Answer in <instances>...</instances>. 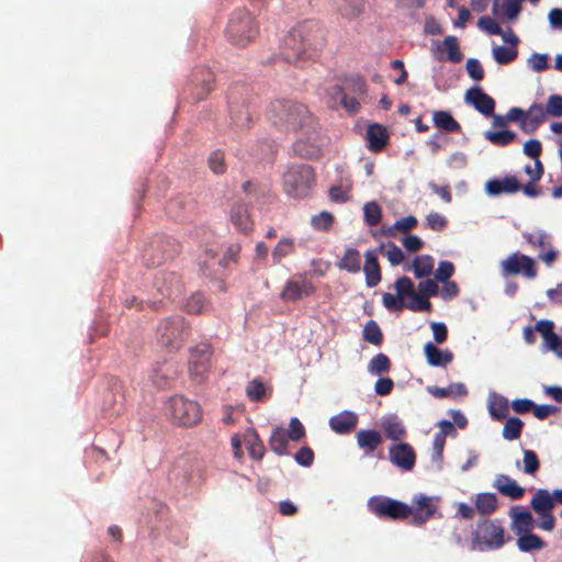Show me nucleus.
<instances>
[{
    "instance_id": "55",
    "label": "nucleus",
    "mask_w": 562,
    "mask_h": 562,
    "mask_svg": "<svg viewBox=\"0 0 562 562\" xmlns=\"http://www.w3.org/2000/svg\"><path fill=\"white\" fill-rule=\"evenodd\" d=\"M406 308L413 312H428L431 308V303L428 297L415 292L411 301L406 303Z\"/></svg>"
},
{
    "instance_id": "62",
    "label": "nucleus",
    "mask_w": 562,
    "mask_h": 562,
    "mask_svg": "<svg viewBox=\"0 0 562 562\" xmlns=\"http://www.w3.org/2000/svg\"><path fill=\"white\" fill-rule=\"evenodd\" d=\"M382 302L389 311L398 312L406 308V303L397 294L384 293Z\"/></svg>"
},
{
    "instance_id": "6",
    "label": "nucleus",
    "mask_w": 562,
    "mask_h": 562,
    "mask_svg": "<svg viewBox=\"0 0 562 562\" xmlns=\"http://www.w3.org/2000/svg\"><path fill=\"white\" fill-rule=\"evenodd\" d=\"M314 169L306 164L292 165L283 175V189L289 196L305 198L315 186Z\"/></svg>"
},
{
    "instance_id": "1",
    "label": "nucleus",
    "mask_w": 562,
    "mask_h": 562,
    "mask_svg": "<svg viewBox=\"0 0 562 562\" xmlns=\"http://www.w3.org/2000/svg\"><path fill=\"white\" fill-rule=\"evenodd\" d=\"M325 45L324 30L315 22L295 25L283 38L281 54L289 63L313 59Z\"/></svg>"
},
{
    "instance_id": "27",
    "label": "nucleus",
    "mask_w": 562,
    "mask_h": 562,
    "mask_svg": "<svg viewBox=\"0 0 562 562\" xmlns=\"http://www.w3.org/2000/svg\"><path fill=\"white\" fill-rule=\"evenodd\" d=\"M435 514V507L428 496H420L417 506L412 507L413 524L420 526L429 520Z\"/></svg>"
},
{
    "instance_id": "37",
    "label": "nucleus",
    "mask_w": 562,
    "mask_h": 562,
    "mask_svg": "<svg viewBox=\"0 0 562 562\" xmlns=\"http://www.w3.org/2000/svg\"><path fill=\"white\" fill-rule=\"evenodd\" d=\"M488 412L495 420L505 419L509 413L508 400L502 395L494 394L488 401Z\"/></svg>"
},
{
    "instance_id": "33",
    "label": "nucleus",
    "mask_w": 562,
    "mask_h": 562,
    "mask_svg": "<svg viewBox=\"0 0 562 562\" xmlns=\"http://www.w3.org/2000/svg\"><path fill=\"white\" fill-rule=\"evenodd\" d=\"M432 122L437 128L448 133L461 131V125L448 111H435L432 113Z\"/></svg>"
},
{
    "instance_id": "12",
    "label": "nucleus",
    "mask_w": 562,
    "mask_h": 562,
    "mask_svg": "<svg viewBox=\"0 0 562 562\" xmlns=\"http://www.w3.org/2000/svg\"><path fill=\"white\" fill-rule=\"evenodd\" d=\"M212 348L209 342H201L190 349L189 373L195 382L200 383L205 379L210 368Z\"/></svg>"
},
{
    "instance_id": "64",
    "label": "nucleus",
    "mask_w": 562,
    "mask_h": 562,
    "mask_svg": "<svg viewBox=\"0 0 562 562\" xmlns=\"http://www.w3.org/2000/svg\"><path fill=\"white\" fill-rule=\"evenodd\" d=\"M547 113L554 116H562V97L561 95H551L547 102Z\"/></svg>"
},
{
    "instance_id": "21",
    "label": "nucleus",
    "mask_w": 562,
    "mask_h": 562,
    "mask_svg": "<svg viewBox=\"0 0 562 562\" xmlns=\"http://www.w3.org/2000/svg\"><path fill=\"white\" fill-rule=\"evenodd\" d=\"M357 443L366 456L372 454L382 443L383 437L375 429H362L356 435Z\"/></svg>"
},
{
    "instance_id": "16",
    "label": "nucleus",
    "mask_w": 562,
    "mask_h": 562,
    "mask_svg": "<svg viewBox=\"0 0 562 562\" xmlns=\"http://www.w3.org/2000/svg\"><path fill=\"white\" fill-rule=\"evenodd\" d=\"M314 292L315 286L305 279L289 280L280 293V299L284 302H295L304 296H310Z\"/></svg>"
},
{
    "instance_id": "25",
    "label": "nucleus",
    "mask_w": 562,
    "mask_h": 562,
    "mask_svg": "<svg viewBox=\"0 0 562 562\" xmlns=\"http://www.w3.org/2000/svg\"><path fill=\"white\" fill-rule=\"evenodd\" d=\"M427 362L432 367H446L453 360V353L450 350H440L432 342H427L424 347Z\"/></svg>"
},
{
    "instance_id": "36",
    "label": "nucleus",
    "mask_w": 562,
    "mask_h": 562,
    "mask_svg": "<svg viewBox=\"0 0 562 562\" xmlns=\"http://www.w3.org/2000/svg\"><path fill=\"white\" fill-rule=\"evenodd\" d=\"M475 508L482 516L488 517L497 509V497L494 493H480L476 495Z\"/></svg>"
},
{
    "instance_id": "34",
    "label": "nucleus",
    "mask_w": 562,
    "mask_h": 562,
    "mask_svg": "<svg viewBox=\"0 0 562 562\" xmlns=\"http://www.w3.org/2000/svg\"><path fill=\"white\" fill-rule=\"evenodd\" d=\"M231 220L234 226L244 233L252 229V222L248 215L247 209L241 204H236L232 207Z\"/></svg>"
},
{
    "instance_id": "32",
    "label": "nucleus",
    "mask_w": 562,
    "mask_h": 562,
    "mask_svg": "<svg viewBox=\"0 0 562 562\" xmlns=\"http://www.w3.org/2000/svg\"><path fill=\"white\" fill-rule=\"evenodd\" d=\"M289 439L284 428L276 427L272 429L268 440L269 448L278 456H286L289 454Z\"/></svg>"
},
{
    "instance_id": "26",
    "label": "nucleus",
    "mask_w": 562,
    "mask_h": 562,
    "mask_svg": "<svg viewBox=\"0 0 562 562\" xmlns=\"http://www.w3.org/2000/svg\"><path fill=\"white\" fill-rule=\"evenodd\" d=\"M294 153L305 159H313L321 156V146L316 143V137L299 138L293 144Z\"/></svg>"
},
{
    "instance_id": "40",
    "label": "nucleus",
    "mask_w": 562,
    "mask_h": 562,
    "mask_svg": "<svg viewBox=\"0 0 562 562\" xmlns=\"http://www.w3.org/2000/svg\"><path fill=\"white\" fill-rule=\"evenodd\" d=\"M231 120L237 128H248L251 126L252 119L246 105L231 104Z\"/></svg>"
},
{
    "instance_id": "5",
    "label": "nucleus",
    "mask_w": 562,
    "mask_h": 562,
    "mask_svg": "<svg viewBox=\"0 0 562 562\" xmlns=\"http://www.w3.org/2000/svg\"><path fill=\"white\" fill-rule=\"evenodd\" d=\"M225 34L231 44L245 47L257 36L258 26L247 10L239 9L232 13Z\"/></svg>"
},
{
    "instance_id": "15",
    "label": "nucleus",
    "mask_w": 562,
    "mask_h": 562,
    "mask_svg": "<svg viewBox=\"0 0 562 562\" xmlns=\"http://www.w3.org/2000/svg\"><path fill=\"white\" fill-rule=\"evenodd\" d=\"M510 517V530L518 537L531 532L536 526L531 513L520 506H514L508 513Z\"/></svg>"
},
{
    "instance_id": "46",
    "label": "nucleus",
    "mask_w": 562,
    "mask_h": 562,
    "mask_svg": "<svg viewBox=\"0 0 562 562\" xmlns=\"http://www.w3.org/2000/svg\"><path fill=\"white\" fill-rule=\"evenodd\" d=\"M391 370V360L385 353L375 355L368 363V371L373 375H381Z\"/></svg>"
},
{
    "instance_id": "18",
    "label": "nucleus",
    "mask_w": 562,
    "mask_h": 562,
    "mask_svg": "<svg viewBox=\"0 0 562 562\" xmlns=\"http://www.w3.org/2000/svg\"><path fill=\"white\" fill-rule=\"evenodd\" d=\"M493 487L502 495L517 501L524 497L525 488L507 474H497L493 482Z\"/></svg>"
},
{
    "instance_id": "23",
    "label": "nucleus",
    "mask_w": 562,
    "mask_h": 562,
    "mask_svg": "<svg viewBox=\"0 0 562 562\" xmlns=\"http://www.w3.org/2000/svg\"><path fill=\"white\" fill-rule=\"evenodd\" d=\"M368 148L373 153L383 150L389 140V134L384 126L371 124L367 128Z\"/></svg>"
},
{
    "instance_id": "24",
    "label": "nucleus",
    "mask_w": 562,
    "mask_h": 562,
    "mask_svg": "<svg viewBox=\"0 0 562 562\" xmlns=\"http://www.w3.org/2000/svg\"><path fill=\"white\" fill-rule=\"evenodd\" d=\"M244 442L248 453L254 460H262L266 453V447L255 428H247L244 434Z\"/></svg>"
},
{
    "instance_id": "7",
    "label": "nucleus",
    "mask_w": 562,
    "mask_h": 562,
    "mask_svg": "<svg viewBox=\"0 0 562 562\" xmlns=\"http://www.w3.org/2000/svg\"><path fill=\"white\" fill-rule=\"evenodd\" d=\"M166 413L172 424L181 427H193L202 420L200 404L183 395L171 396L167 402Z\"/></svg>"
},
{
    "instance_id": "14",
    "label": "nucleus",
    "mask_w": 562,
    "mask_h": 562,
    "mask_svg": "<svg viewBox=\"0 0 562 562\" xmlns=\"http://www.w3.org/2000/svg\"><path fill=\"white\" fill-rule=\"evenodd\" d=\"M389 460L403 471H412L416 463V453L409 443L397 442L390 447Z\"/></svg>"
},
{
    "instance_id": "58",
    "label": "nucleus",
    "mask_w": 562,
    "mask_h": 562,
    "mask_svg": "<svg viewBox=\"0 0 562 562\" xmlns=\"http://www.w3.org/2000/svg\"><path fill=\"white\" fill-rule=\"evenodd\" d=\"M363 212L364 220L368 225L374 226L381 221V209L378 203L368 202L363 207Z\"/></svg>"
},
{
    "instance_id": "42",
    "label": "nucleus",
    "mask_w": 562,
    "mask_h": 562,
    "mask_svg": "<svg viewBox=\"0 0 562 562\" xmlns=\"http://www.w3.org/2000/svg\"><path fill=\"white\" fill-rule=\"evenodd\" d=\"M175 375L176 371L173 370L172 366L168 362H165L153 370L150 379L158 387L162 389L169 384V381L172 380Z\"/></svg>"
},
{
    "instance_id": "48",
    "label": "nucleus",
    "mask_w": 562,
    "mask_h": 562,
    "mask_svg": "<svg viewBox=\"0 0 562 562\" xmlns=\"http://www.w3.org/2000/svg\"><path fill=\"white\" fill-rule=\"evenodd\" d=\"M363 339L374 346H380L382 344L383 334L375 321L371 319L364 325Z\"/></svg>"
},
{
    "instance_id": "8",
    "label": "nucleus",
    "mask_w": 562,
    "mask_h": 562,
    "mask_svg": "<svg viewBox=\"0 0 562 562\" xmlns=\"http://www.w3.org/2000/svg\"><path fill=\"white\" fill-rule=\"evenodd\" d=\"M215 76L205 66L195 67L190 79L183 88V98L189 102L196 103L204 100L214 89Z\"/></svg>"
},
{
    "instance_id": "11",
    "label": "nucleus",
    "mask_w": 562,
    "mask_h": 562,
    "mask_svg": "<svg viewBox=\"0 0 562 562\" xmlns=\"http://www.w3.org/2000/svg\"><path fill=\"white\" fill-rule=\"evenodd\" d=\"M179 252V244L171 238H158L146 249L144 259L146 266L158 267L165 261L173 259Z\"/></svg>"
},
{
    "instance_id": "56",
    "label": "nucleus",
    "mask_w": 562,
    "mask_h": 562,
    "mask_svg": "<svg viewBox=\"0 0 562 562\" xmlns=\"http://www.w3.org/2000/svg\"><path fill=\"white\" fill-rule=\"evenodd\" d=\"M396 294L404 301L415 293L414 282L408 277H401L395 282Z\"/></svg>"
},
{
    "instance_id": "19",
    "label": "nucleus",
    "mask_w": 562,
    "mask_h": 562,
    "mask_svg": "<svg viewBox=\"0 0 562 562\" xmlns=\"http://www.w3.org/2000/svg\"><path fill=\"white\" fill-rule=\"evenodd\" d=\"M358 424V416L350 411H344L329 419V427L339 435H347L355 430Z\"/></svg>"
},
{
    "instance_id": "10",
    "label": "nucleus",
    "mask_w": 562,
    "mask_h": 562,
    "mask_svg": "<svg viewBox=\"0 0 562 562\" xmlns=\"http://www.w3.org/2000/svg\"><path fill=\"white\" fill-rule=\"evenodd\" d=\"M530 506L540 516L537 527L546 531H552L555 527V517L552 515L554 503L551 493L548 490L539 488L535 493Z\"/></svg>"
},
{
    "instance_id": "4",
    "label": "nucleus",
    "mask_w": 562,
    "mask_h": 562,
    "mask_svg": "<svg viewBox=\"0 0 562 562\" xmlns=\"http://www.w3.org/2000/svg\"><path fill=\"white\" fill-rule=\"evenodd\" d=\"M191 335V326L181 315L164 318L157 326V338L169 351L179 350Z\"/></svg>"
},
{
    "instance_id": "60",
    "label": "nucleus",
    "mask_w": 562,
    "mask_h": 562,
    "mask_svg": "<svg viewBox=\"0 0 562 562\" xmlns=\"http://www.w3.org/2000/svg\"><path fill=\"white\" fill-rule=\"evenodd\" d=\"M333 222V214L326 211H323L319 214L314 215L311 220L312 226L319 231H328Z\"/></svg>"
},
{
    "instance_id": "31",
    "label": "nucleus",
    "mask_w": 562,
    "mask_h": 562,
    "mask_svg": "<svg viewBox=\"0 0 562 562\" xmlns=\"http://www.w3.org/2000/svg\"><path fill=\"white\" fill-rule=\"evenodd\" d=\"M526 114L527 117L522 120L521 128L525 132H532L546 120L547 109L544 110L541 104L533 103Z\"/></svg>"
},
{
    "instance_id": "43",
    "label": "nucleus",
    "mask_w": 562,
    "mask_h": 562,
    "mask_svg": "<svg viewBox=\"0 0 562 562\" xmlns=\"http://www.w3.org/2000/svg\"><path fill=\"white\" fill-rule=\"evenodd\" d=\"M295 244L292 238H281L271 252L273 265H279L283 258L294 254Z\"/></svg>"
},
{
    "instance_id": "9",
    "label": "nucleus",
    "mask_w": 562,
    "mask_h": 562,
    "mask_svg": "<svg viewBox=\"0 0 562 562\" xmlns=\"http://www.w3.org/2000/svg\"><path fill=\"white\" fill-rule=\"evenodd\" d=\"M368 506L371 513L380 519L405 520L412 514L411 506L390 497H372Z\"/></svg>"
},
{
    "instance_id": "45",
    "label": "nucleus",
    "mask_w": 562,
    "mask_h": 562,
    "mask_svg": "<svg viewBox=\"0 0 562 562\" xmlns=\"http://www.w3.org/2000/svg\"><path fill=\"white\" fill-rule=\"evenodd\" d=\"M341 89L348 94L364 97L367 93V85L362 77L360 76H350L346 78L344 81V86H340Z\"/></svg>"
},
{
    "instance_id": "29",
    "label": "nucleus",
    "mask_w": 562,
    "mask_h": 562,
    "mask_svg": "<svg viewBox=\"0 0 562 562\" xmlns=\"http://www.w3.org/2000/svg\"><path fill=\"white\" fill-rule=\"evenodd\" d=\"M329 93L334 100L339 99V104L349 113H357L360 110V99L363 97L348 94L340 86H334Z\"/></svg>"
},
{
    "instance_id": "44",
    "label": "nucleus",
    "mask_w": 562,
    "mask_h": 562,
    "mask_svg": "<svg viewBox=\"0 0 562 562\" xmlns=\"http://www.w3.org/2000/svg\"><path fill=\"white\" fill-rule=\"evenodd\" d=\"M434 269V258L429 255L417 256L412 263V270L416 278L428 277Z\"/></svg>"
},
{
    "instance_id": "35",
    "label": "nucleus",
    "mask_w": 562,
    "mask_h": 562,
    "mask_svg": "<svg viewBox=\"0 0 562 562\" xmlns=\"http://www.w3.org/2000/svg\"><path fill=\"white\" fill-rule=\"evenodd\" d=\"M418 224V221L415 216L408 215L397 220L393 225L382 227L381 232L386 237H396V232H401L403 234L408 233L413 228H415Z\"/></svg>"
},
{
    "instance_id": "39",
    "label": "nucleus",
    "mask_w": 562,
    "mask_h": 562,
    "mask_svg": "<svg viewBox=\"0 0 562 562\" xmlns=\"http://www.w3.org/2000/svg\"><path fill=\"white\" fill-rule=\"evenodd\" d=\"M427 391L436 398H445L448 396H464L468 393V390L463 383H453L447 387L428 386Z\"/></svg>"
},
{
    "instance_id": "13",
    "label": "nucleus",
    "mask_w": 562,
    "mask_h": 562,
    "mask_svg": "<svg viewBox=\"0 0 562 562\" xmlns=\"http://www.w3.org/2000/svg\"><path fill=\"white\" fill-rule=\"evenodd\" d=\"M501 268L504 276L522 274L527 279H535L538 273L535 260L519 252L510 254L501 262Z\"/></svg>"
},
{
    "instance_id": "2",
    "label": "nucleus",
    "mask_w": 562,
    "mask_h": 562,
    "mask_svg": "<svg viewBox=\"0 0 562 562\" xmlns=\"http://www.w3.org/2000/svg\"><path fill=\"white\" fill-rule=\"evenodd\" d=\"M271 119L274 125L283 127L285 131L296 132L305 130L306 133L313 128V119L307 108L297 102L288 100H276L270 104ZM316 134L313 131V135Z\"/></svg>"
},
{
    "instance_id": "47",
    "label": "nucleus",
    "mask_w": 562,
    "mask_h": 562,
    "mask_svg": "<svg viewBox=\"0 0 562 562\" xmlns=\"http://www.w3.org/2000/svg\"><path fill=\"white\" fill-rule=\"evenodd\" d=\"M164 284L159 285L157 281L158 290L162 295L167 297H172L177 293L181 291V283L179 278L175 273H168L162 278Z\"/></svg>"
},
{
    "instance_id": "61",
    "label": "nucleus",
    "mask_w": 562,
    "mask_h": 562,
    "mask_svg": "<svg viewBox=\"0 0 562 562\" xmlns=\"http://www.w3.org/2000/svg\"><path fill=\"white\" fill-rule=\"evenodd\" d=\"M286 435L292 441H300L305 437V428L297 417L290 419Z\"/></svg>"
},
{
    "instance_id": "41",
    "label": "nucleus",
    "mask_w": 562,
    "mask_h": 562,
    "mask_svg": "<svg viewBox=\"0 0 562 562\" xmlns=\"http://www.w3.org/2000/svg\"><path fill=\"white\" fill-rule=\"evenodd\" d=\"M339 269L356 273L361 268L360 252L355 248H348L337 265Z\"/></svg>"
},
{
    "instance_id": "38",
    "label": "nucleus",
    "mask_w": 562,
    "mask_h": 562,
    "mask_svg": "<svg viewBox=\"0 0 562 562\" xmlns=\"http://www.w3.org/2000/svg\"><path fill=\"white\" fill-rule=\"evenodd\" d=\"M516 543L521 552L542 550L547 546L546 541L542 540L538 535L532 533V531L518 536Z\"/></svg>"
},
{
    "instance_id": "52",
    "label": "nucleus",
    "mask_w": 562,
    "mask_h": 562,
    "mask_svg": "<svg viewBox=\"0 0 562 562\" xmlns=\"http://www.w3.org/2000/svg\"><path fill=\"white\" fill-rule=\"evenodd\" d=\"M209 305L201 293H194L188 299L186 310L190 314H202L209 310Z\"/></svg>"
},
{
    "instance_id": "30",
    "label": "nucleus",
    "mask_w": 562,
    "mask_h": 562,
    "mask_svg": "<svg viewBox=\"0 0 562 562\" xmlns=\"http://www.w3.org/2000/svg\"><path fill=\"white\" fill-rule=\"evenodd\" d=\"M436 50L438 53L447 52V60L454 64L460 63L463 58L458 38L453 35L446 36L441 43L438 42Z\"/></svg>"
},
{
    "instance_id": "20",
    "label": "nucleus",
    "mask_w": 562,
    "mask_h": 562,
    "mask_svg": "<svg viewBox=\"0 0 562 562\" xmlns=\"http://www.w3.org/2000/svg\"><path fill=\"white\" fill-rule=\"evenodd\" d=\"M490 195H499L502 193H515L520 189L518 179L514 176H506L503 179H491L485 186Z\"/></svg>"
},
{
    "instance_id": "28",
    "label": "nucleus",
    "mask_w": 562,
    "mask_h": 562,
    "mask_svg": "<svg viewBox=\"0 0 562 562\" xmlns=\"http://www.w3.org/2000/svg\"><path fill=\"white\" fill-rule=\"evenodd\" d=\"M363 271L366 274L367 286L373 288L380 283L381 269H380L378 258L375 257L373 251L366 252V261H364Z\"/></svg>"
},
{
    "instance_id": "50",
    "label": "nucleus",
    "mask_w": 562,
    "mask_h": 562,
    "mask_svg": "<svg viewBox=\"0 0 562 562\" xmlns=\"http://www.w3.org/2000/svg\"><path fill=\"white\" fill-rule=\"evenodd\" d=\"M522 427L524 423L518 417H509L504 425L503 437L506 440H516L521 436Z\"/></svg>"
},
{
    "instance_id": "51",
    "label": "nucleus",
    "mask_w": 562,
    "mask_h": 562,
    "mask_svg": "<svg viewBox=\"0 0 562 562\" xmlns=\"http://www.w3.org/2000/svg\"><path fill=\"white\" fill-rule=\"evenodd\" d=\"M484 136L496 146H507L516 138V134L512 131H487Z\"/></svg>"
},
{
    "instance_id": "59",
    "label": "nucleus",
    "mask_w": 562,
    "mask_h": 562,
    "mask_svg": "<svg viewBox=\"0 0 562 562\" xmlns=\"http://www.w3.org/2000/svg\"><path fill=\"white\" fill-rule=\"evenodd\" d=\"M540 468L538 456L532 450H524V472L533 475Z\"/></svg>"
},
{
    "instance_id": "17",
    "label": "nucleus",
    "mask_w": 562,
    "mask_h": 562,
    "mask_svg": "<svg viewBox=\"0 0 562 562\" xmlns=\"http://www.w3.org/2000/svg\"><path fill=\"white\" fill-rule=\"evenodd\" d=\"M465 102L485 116L494 115L495 101L481 87H472L465 93Z\"/></svg>"
},
{
    "instance_id": "49",
    "label": "nucleus",
    "mask_w": 562,
    "mask_h": 562,
    "mask_svg": "<svg viewBox=\"0 0 562 562\" xmlns=\"http://www.w3.org/2000/svg\"><path fill=\"white\" fill-rule=\"evenodd\" d=\"M493 58L499 65H508L517 58L518 50L515 47L495 46L493 48Z\"/></svg>"
},
{
    "instance_id": "3",
    "label": "nucleus",
    "mask_w": 562,
    "mask_h": 562,
    "mask_svg": "<svg viewBox=\"0 0 562 562\" xmlns=\"http://www.w3.org/2000/svg\"><path fill=\"white\" fill-rule=\"evenodd\" d=\"M506 541L505 529L499 519L479 520L471 532L472 550H498Z\"/></svg>"
},
{
    "instance_id": "53",
    "label": "nucleus",
    "mask_w": 562,
    "mask_h": 562,
    "mask_svg": "<svg viewBox=\"0 0 562 562\" xmlns=\"http://www.w3.org/2000/svg\"><path fill=\"white\" fill-rule=\"evenodd\" d=\"M246 395L251 402H261L266 397V386L259 379H254L246 386Z\"/></svg>"
},
{
    "instance_id": "57",
    "label": "nucleus",
    "mask_w": 562,
    "mask_h": 562,
    "mask_svg": "<svg viewBox=\"0 0 562 562\" xmlns=\"http://www.w3.org/2000/svg\"><path fill=\"white\" fill-rule=\"evenodd\" d=\"M524 238L533 248L546 249L550 246L549 236L544 232L524 233Z\"/></svg>"
},
{
    "instance_id": "54",
    "label": "nucleus",
    "mask_w": 562,
    "mask_h": 562,
    "mask_svg": "<svg viewBox=\"0 0 562 562\" xmlns=\"http://www.w3.org/2000/svg\"><path fill=\"white\" fill-rule=\"evenodd\" d=\"M207 165L214 173H224L226 171L224 153L220 149L212 151L207 158Z\"/></svg>"
},
{
    "instance_id": "22",
    "label": "nucleus",
    "mask_w": 562,
    "mask_h": 562,
    "mask_svg": "<svg viewBox=\"0 0 562 562\" xmlns=\"http://www.w3.org/2000/svg\"><path fill=\"white\" fill-rule=\"evenodd\" d=\"M384 436L393 441H401L406 437V428L396 415H389L381 419Z\"/></svg>"
},
{
    "instance_id": "63",
    "label": "nucleus",
    "mask_w": 562,
    "mask_h": 562,
    "mask_svg": "<svg viewBox=\"0 0 562 562\" xmlns=\"http://www.w3.org/2000/svg\"><path fill=\"white\" fill-rule=\"evenodd\" d=\"M426 218L428 227L435 232H441L448 225V220L437 212H430Z\"/></svg>"
}]
</instances>
